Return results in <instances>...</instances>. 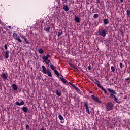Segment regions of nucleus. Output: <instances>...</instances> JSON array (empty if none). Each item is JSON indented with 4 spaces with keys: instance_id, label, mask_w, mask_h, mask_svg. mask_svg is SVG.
Wrapping results in <instances>:
<instances>
[{
    "instance_id": "obj_41",
    "label": "nucleus",
    "mask_w": 130,
    "mask_h": 130,
    "mask_svg": "<svg viewBox=\"0 0 130 130\" xmlns=\"http://www.w3.org/2000/svg\"><path fill=\"white\" fill-rule=\"evenodd\" d=\"M122 67H123V64H122V63H120V69H122Z\"/></svg>"
},
{
    "instance_id": "obj_35",
    "label": "nucleus",
    "mask_w": 130,
    "mask_h": 130,
    "mask_svg": "<svg viewBox=\"0 0 130 130\" xmlns=\"http://www.w3.org/2000/svg\"><path fill=\"white\" fill-rule=\"evenodd\" d=\"M87 69L89 71H91L92 70V68L91 67V65H89V66L87 67Z\"/></svg>"
},
{
    "instance_id": "obj_22",
    "label": "nucleus",
    "mask_w": 130,
    "mask_h": 130,
    "mask_svg": "<svg viewBox=\"0 0 130 130\" xmlns=\"http://www.w3.org/2000/svg\"><path fill=\"white\" fill-rule=\"evenodd\" d=\"M15 40L18 41V42L22 43V40L20 38V37L17 36V38H15Z\"/></svg>"
},
{
    "instance_id": "obj_48",
    "label": "nucleus",
    "mask_w": 130,
    "mask_h": 130,
    "mask_svg": "<svg viewBox=\"0 0 130 130\" xmlns=\"http://www.w3.org/2000/svg\"><path fill=\"white\" fill-rule=\"evenodd\" d=\"M40 130H45L44 128H41Z\"/></svg>"
},
{
    "instance_id": "obj_32",
    "label": "nucleus",
    "mask_w": 130,
    "mask_h": 130,
    "mask_svg": "<svg viewBox=\"0 0 130 130\" xmlns=\"http://www.w3.org/2000/svg\"><path fill=\"white\" fill-rule=\"evenodd\" d=\"M111 70L112 72H113V73H114V72H115V68H114L113 66H111Z\"/></svg>"
},
{
    "instance_id": "obj_51",
    "label": "nucleus",
    "mask_w": 130,
    "mask_h": 130,
    "mask_svg": "<svg viewBox=\"0 0 130 130\" xmlns=\"http://www.w3.org/2000/svg\"><path fill=\"white\" fill-rule=\"evenodd\" d=\"M58 86H60V85L58 84Z\"/></svg>"
},
{
    "instance_id": "obj_5",
    "label": "nucleus",
    "mask_w": 130,
    "mask_h": 130,
    "mask_svg": "<svg viewBox=\"0 0 130 130\" xmlns=\"http://www.w3.org/2000/svg\"><path fill=\"white\" fill-rule=\"evenodd\" d=\"M91 99L94 100V101H95L96 102H98V103H101V101L98 99L96 96H95V94H93L91 95Z\"/></svg>"
},
{
    "instance_id": "obj_46",
    "label": "nucleus",
    "mask_w": 130,
    "mask_h": 130,
    "mask_svg": "<svg viewBox=\"0 0 130 130\" xmlns=\"http://www.w3.org/2000/svg\"><path fill=\"white\" fill-rule=\"evenodd\" d=\"M120 2H121V3H123V0H120Z\"/></svg>"
},
{
    "instance_id": "obj_3",
    "label": "nucleus",
    "mask_w": 130,
    "mask_h": 130,
    "mask_svg": "<svg viewBox=\"0 0 130 130\" xmlns=\"http://www.w3.org/2000/svg\"><path fill=\"white\" fill-rule=\"evenodd\" d=\"M106 110L107 111H110L113 109V107H114V105L111 102H109L107 103L106 105Z\"/></svg>"
},
{
    "instance_id": "obj_40",
    "label": "nucleus",
    "mask_w": 130,
    "mask_h": 130,
    "mask_svg": "<svg viewBox=\"0 0 130 130\" xmlns=\"http://www.w3.org/2000/svg\"><path fill=\"white\" fill-rule=\"evenodd\" d=\"M20 36L22 38V39H25V38H26L25 36L23 35H20Z\"/></svg>"
},
{
    "instance_id": "obj_17",
    "label": "nucleus",
    "mask_w": 130,
    "mask_h": 130,
    "mask_svg": "<svg viewBox=\"0 0 130 130\" xmlns=\"http://www.w3.org/2000/svg\"><path fill=\"white\" fill-rule=\"evenodd\" d=\"M74 21H75L76 23H80V18L78 16H75Z\"/></svg>"
},
{
    "instance_id": "obj_21",
    "label": "nucleus",
    "mask_w": 130,
    "mask_h": 130,
    "mask_svg": "<svg viewBox=\"0 0 130 130\" xmlns=\"http://www.w3.org/2000/svg\"><path fill=\"white\" fill-rule=\"evenodd\" d=\"M109 23V21H108V19H104V25H107Z\"/></svg>"
},
{
    "instance_id": "obj_25",
    "label": "nucleus",
    "mask_w": 130,
    "mask_h": 130,
    "mask_svg": "<svg viewBox=\"0 0 130 130\" xmlns=\"http://www.w3.org/2000/svg\"><path fill=\"white\" fill-rule=\"evenodd\" d=\"M100 89H101L102 91H104L105 94H107V90H106V89H105L102 86L101 87H100Z\"/></svg>"
},
{
    "instance_id": "obj_15",
    "label": "nucleus",
    "mask_w": 130,
    "mask_h": 130,
    "mask_svg": "<svg viewBox=\"0 0 130 130\" xmlns=\"http://www.w3.org/2000/svg\"><path fill=\"white\" fill-rule=\"evenodd\" d=\"M9 53H10V51L9 50H6L5 51V58H6V59L9 58Z\"/></svg>"
},
{
    "instance_id": "obj_12",
    "label": "nucleus",
    "mask_w": 130,
    "mask_h": 130,
    "mask_svg": "<svg viewBox=\"0 0 130 130\" xmlns=\"http://www.w3.org/2000/svg\"><path fill=\"white\" fill-rule=\"evenodd\" d=\"M21 109L25 113H27V112H28V107H27L24 106L21 108Z\"/></svg>"
},
{
    "instance_id": "obj_10",
    "label": "nucleus",
    "mask_w": 130,
    "mask_h": 130,
    "mask_svg": "<svg viewBox=\"0 0 130 130\" xmlns=\"http://www.w3.org/2000/svg\"><path fill=\"white\" fill-rule=\"evenodd\" d=\"M60 76H61L62 77H60V79L61 81L63 83V84H67L68 82L67 81V80L66 79L63 78V76H62V75L60 74Z\"/></svg>"
},
{
    "instance_id": "obj_33",
    "label": "nucleus",
    "mask_w": 130,
    "mask_h": 130,
    "mask_svg": "<svg viewBox=\"0 0 130 130\" xmlns=\"http://www.w3.org/2000/svg\"><path fill=\"white\" fill-rule=\"evenodd\" d=\"M69 65L70 66V67H72V68H74V69H75L76 70H77V68L76 67H75V66L71 63H69Z\"/></svg>"
},
{
    "instance_id": "obj_18",
    "label": "nucleus",
    "mask_w": 130,
    "mask_h": 130,
    "mask_svg": "<svg viewBox=\"0 0 130 130\" xmlns=\"http://www.w3.org/2000/svg\"><path fill=\"white\" fill-rule=\"evenodd\" d=\"M12 88L14 91H17V90H18V86L17 85H16V84H13L12 85Z\"/></svg>"
},
{
    "instance_id": "obj_30",
    "label": "nucleus",
    "mask_w": 130,
    "mask_h": 130,
    "mask_svg": "<svg viewBox=\"0 0 130 130\" xmlns=\"http://www.w3.org/2000/svg\"><path fill=\"white\" fill-rule=\"evenodd\" d=\"M127 18H130V10H127Z\"/></svg>"
},
{
    "instance_id": "obj_44",
    "label": "nucleus",
    "mask_w": 130,
    "mask_h": 130,
    "mask_svg": "<svg viewBox=\"0 0 130 130\" xmlns=\"http://www.w3.org/2000/svg\"><path fill=\"white\" fill-rule=\"evenodd\" d=\"M36 56L37 58H38V57H39V56H38V54H37V53H36Z\"/></svg>"
},
{
    "instance_id": "obj_36",
    "label": "nucleus",
    "mask_w": 130,
    "mask_h": 130,
    "mask_svg": "<svg viewBox=\"0 0 130 130\" xmlns=\"http://www.w3.org/2000/svg\"><path fill=\"white\" fill-rule=\"evenodd\" d=\"M62 34H63V32H62H62H58V36L59 37V36H60V35H62Z\"/></svg>"
},
{
    "instance_id": "obj_37",
    "label": "nucleus",
    "mask_w": 130,
    "mask_h": 130,
    "mask_svg": "<svg viewBox=\"0 0 130 130\" xmlns=\"http://www.w3.org/2000/svg\"><path fill=\"white\" fill-rule=\"evenodd\" d=\"M4 48L7 50L8 49V46H7V44H5L4 45Z\"/></svg>"
},
{
    "instance_id": "obj_52",
    "label": "nucleus",
    "mask_w": 130,
    "mask_h": 130,
    "mask_svg": "<svg viewBox=\"0 0 130 130\" xmlns=\"http://www.w3.org/2000/svg\"><path fill=\"white\" fill-rule=\"evenodd\" d=\"M107 95H109V94H107Z\"/></svg>"
},
{
    "instance_id": "obj_16",
    "label": "nucleus",
    "mask_w": 130,
    "mask_h": 130,
    "mask_svg": "<svg viewBox=\"0 0 130 130\" xmlns=\"http://www.w3.org/2000/svg\"><path fill=\"white\" fill-rule=\"evenodd\" d=\"M1 77H2V78L4 80H7V78H8L7 74H6V73H3L1 75Z\"/></svg>"
},
{
    "instance_id": "obj_45",
    "label": "nucleus",
    "mask_w": 130,
    "mask_h": 130,
    "mask_svg": "<svg viewBox=\"0 0 130 130\" xmlns=\"http://www.w3.org/2000/svg\"><path fill=\"white\" fill-rule=\"evenodd\" d=\"M8 27L9 28V29H12V27L11 26H9Z\"/></svg>"
},
{
    "instance_id": "obj_9",
    "label": "nucleus",
    "mask_w": 130,
    "mask_h": 130,
    "mask_svg": "<svg viewBox=\"0 0 130 130\" xmlns=\"http://www.w3.org/2000/svg\"><path fill=\"white\" fill-rule=\"evenodd\" d=\"M49 57H50V55H49V54H48L46 56H43L42 59L44 61L45 60H48V58H49Z\"/></svg>"
},
{
    "instance_id": "obj_53",
    "label": "nucleus",
    "mask_w": 130,
    "mask_h": 130,
    "mask_svg": "<svg viewBox=\"0 0 130 130\" xmlns=\"http://www.w3.org/2000/svg\"><path fill=\"white\" fill-rule=\"evenodd\" d=\"M122 34V32H121Z\"/></svg>"
},
{
    "instance_id": "obj_19",
    "label": "nucleus",
    "mask_w": 130,
    "mask_h": 130,
    "mask_svg": "<svg viewBox=\"0 0 130 130\" xmlns=\"http://www.w3.org/2000/svg\"><path fill=\"white\" fill-rule=\"evenodd\" d=\"M55 93L56 95H57V96H59V97H60V96H61V92L59 91L58 89H56L55 90Z\"/></svg>"
},
{
    "instance_id": "obj_8",
    "label": "nucleus",
    "mask_w": 130,
    "mask_h": 130,
    "mask_svg": "<svg viewBox=\"0 0 130 130\" xmlns=\"http://www.w3.org/2000/svg\"><path fill=\"white\" fill-rule=\"evenodd\" d=\"M93 82H94V84H95L96 85H98V87L99 88H101L102 87L100 85V82L99 81L97 80V79H94Z\"/></svg>"
},
{
    "instance_id": "obj_49",
    "label": "nucleus",
    "mask_w": 130,
    "mask_h": 130,
    "mask_svg": "<svg viewBox=\"0 0 130 130\" xmlns=\"http://www.w3.org/2000/svg\"><path fill=\"white\" fill-rule=\"evenodd\" d=\"M54 85H57V83H54Z\"/></svg>"
},
{
    "instance_id": "obj_50",
    "label": "nucleus",
    "mask_w": 130,
    "mask_h": 130,
    "mask_svg": "<svg viewBox=\"0 0 130 130\" xmlns=\"http://www.w3.org/2000/svg\"><path fill=\"white\" fill-rule=\"evenodd\" d=\"M1 23H2V21H1V20H0V24H1Z\"/></svg>"
},
{
    "instance_id": "obj_47",
    "label": "nucleus",
    "mask_w": 130,
    "mask_h": 130,
    "mask_svg": "<svg viewBox=\"0 0 130 130\" xmlns=\"http://www.w3.org/2000/svg\"><path fill=\"white\" fill-rule=\"evenodd\" d=\"M89 93H93V91H89Z\"/></svg>"
},
{
    "instance_id": "obj_11",
    "label": "nucleus",
    "mask_w": 130,
    "mask_h": 130,
    "mask_svg": "<svg viewBox=\"0 0 130 130\" xmlns=\"http://www.w3.org/2000/svg\"><path fill=\"white\" fill-rule=\"evenodd\" d=\"M63 9L65 12H68V11H69V10H70L69 9V7H68V5H67L66 4L63 5Z\"/></svg>"
},
{
    "instance_id": "obj_13",
    "label": "nucleus",
    "mask_w": 130,
    "mask_h": 130,
    "mask_svg": "<svg viewBox=\"0 0 130 130\" xmlns=\"http://www.w3.org/2000/svg\"><path fill=\"white\" fill-rule=\"evenodd\" d=\"M58 118L60 119L61 121V123H62L63 122H64V119L63 118V117L61 116V115H59Z\"/></svg>"
},
{
    "instance_id": "obj_42",
    "label": "nucleus",
    "mask_w": 130,
    "mask_h": 130,
    "mask_svg": "<svg viewBox=\"0 0 130 130\" xmlns=\"http://www.w3.org/2000/svg\"><path fill=\"white\" fill-rule=\"evenodd\" d=\"M37 80H38V81H40V80H41V78L38 76H37Z\"/></svg>"
},
{
    "instance_id": "obj_39",
    "label": "nucleus",
    "mask_w": 130,
    "mask_h": 130,
    "mask_svg": "<svg viewBox=\"0 0 130 130\" xmlns=\"http://www.w3.org/2000/svg\"><path fill=\"white\" fill-rule=\"evenodd\" d=\"M102 30L101 29H99V31H98L99 35H101Z\"/></svg>"
},
{
    "instance_id": "obj_1",
    "label": "nucleus",
    "mask_w": 130,
    "mask_h": 130,
    "mask_svg": "<svg viewBox=\"0 0 130 130\" xmlns=\"http://www.w3.org/2000/svg\"><path fill=\"white\" fill-rule=\"evenodd\" d=\"M107 90L111 93L110 97L111 98H113L114 101L116 102L117 103L120 104L121 103V101H119V100L117 99V98L114 95H116V92H115V90L113 89H111L110 88H108Z\"/></svg>"
},
{
    "instance_id": "obj_26",
    "label": "nucleus",
    "mask_w": 130,
    "mask_h": 130,
    "mask_svg": "<svg viewBox=\"0 0 130 130\" xmlns=\"http://www.w3.org/2000/svg\"><path fill=\"white\" fill-rule=\"evenodd\" d=\"M38 52L40 53V54H42V53H44V51L42 49V48H40L38 50Z\"/></svg>"
},
{
    "instance_id": "obj_43",
    "label": "nucleus",
    "mask_w": 130,
    "mask_h": 130,
    "mask_svg": "<svg viewBox=\"0 0 130 130\" xmlns=\"http://www.w3.org/2000/svg\"><path fill=\"white\" fill-rule=\"evenodd\" d=\"M104 44H105L106 46H108V45L107 44V42L106 41V42L104 43Z\"/></svg>"
},
{
    "instance_id": "obj_2",
    "label": "nucleus",
    "mask_w": 130,
    "mask_h": 130,
    "mask_svg": "<svg viewBox=\"0 0 130 130\" xmlns=\"http://www.w3.org/2000/svg\"><path fill=\"white\" fill-rule=\"evenodd\" d=\"M42 73H43V74H47L48 77H52V73H51V71L49 70V69H46V68H45V66H44V65H43L42 66Z\"/></svg>"
},
{
    "instance_id": "obj_29",
    "label": "nucleus",
    "mask_w": 130,
    "mask_h": 130,
    "mask_svg": "<svg viewBox=\"0 0 130 130\" xmlns=\"http://www.w3.org/2000/svg\"><path fill=\"white\" fill-rule=\"evenodd\" d=\"M54 72L55 74V75H56V76H57V77H59V73L58 72V71H57V70H54Z\"/></svg>"
},
{
    "instance_id": "obj_27",
    "label": "nucleus",
    "mask_w": 130,
    "mask_h": 130,
    "mask_svg": "<svg viewBox=\"0 0 130 130\" xmlns=\"http://www.w3.org/2000/svg\"><path fill=\"white\" fill-rule=\"evenodd\" d=\"M44 62L46 63V64H48V66H49V63H50V60H46L44 61Z\"/></svg>"
},
{
    "instance_id": "obj_6",
    "label": "nucleus",
    "mask_w": 130,
    "mask_h": 130,
    "mask_svg": "<svg viewBox=\"0 0 130 130\" xmlns=\"http://www.w3.org/2000/svg\"><path fill=\"white\" fill-rule=\"evenodd\" d=\"M15 104H16V105H17L18 106H21L24 105V104H25V102H24V101H23V100H21V102H16L15 103Z\"/></svg>"
},
{
    "instance_id": "obj_54",
    "label": "nucleus",
    "mask_w": 130,
    "mask_h": 130,
    "mask_svg": "<svg viewBox=\"0 0 130 130\" xmlns=\"http://www.w3.org/2000/svg\"><path fill=\"white\" fill-rule=\"evenodd\" d=\"M128 130H130V129H129Z\"/></svg>"
},
{
    "instance_id": "obj_24",
    "label": "nucleus",
    "mask_w": 130,
    "mask_h": 130,
    "mask_svg": "<svg viewBox=\"0 0 130 130\" xmlns=\"http://www.w3.org/2000/svg\"><path fill=\"white\" fill-rule=\"evenodd\" d=\"M50 68L51 69V70H52L53 71H55V69H56V67H55V66L54 65H52V64H51L50 65Z\"/></svg>"
},
{
    "instance_id": "obj_38",
    "label": "nucleus",
    "mask_w": 130,
    "mask_h": 130,
    "mask_svg": "<svg viewBox=\"0 0 130 130\" xmlns=\"http://www.w3.org/2000/svg\"><path fill=\"white\" fill-rule=\"evenodd\" d=\"M26 129H28V130L30 129V126H29L28 125H27L26 126Z\"/></svg>"
},
{
    "instance_id": "obj_31",
    "label": "nucleus",
    "mask_w": 130,
    "mask_h": 130,
    "mask_svg": "<svg viewBox=\"0 0 130 130\" xmlns=\"http://www.w3.org/2000/svg\"><path fill=\"white\" fill-rule=\"evenodd\" d=\"M98 17H99V14H95L93 16V18L94 19H97V18H98Z\"/></svg>"
},
{
    "instance_id": "obj_28",
    "label": "nucleus",
    "mask_w": 130,
    "mask_h": 130,
    "mask_svg": "<svg viewBox=\"0 0 130 130\" xmlns=\"http://www.w3.org/2000/svg\"><path fill=\"white\" fill-rule=\"evenodd\" d=\"M24 41L25 42V44H30V42H29V41H28V39H27V38H25V39H24Z\"/></svg>"
},
{
    "instance_id": "obj_34",
    "label": "nucleus",
    "mask_w": 130,
    "mask_h": 130,
    "mask_svg": "<svg viewBox=\"0 0 130 130\" xmlns=\"http://www.w3.org/2000/svg\"><path fill=\"white\" fill-rule=\"evenodd\" d=\"M13 35L15 38H17L18 37V34L17 33H13Z\"/></svg>"
},
{
    "instance_id": "obj_20",
    "label": "nucleus",
    "mask_w": 130,
    "mask_h": 130,
    "mask_svg": "<svg viewBox=\"0 0 130 130\" xmlns=\"http://www.w3.org/2000/svg\"><path fill=\"white\" fill-rule=\"evenodd\" d=\"M49 30H50V27L48 26V27H44V30L46 31V32H47V33L49 32Z\"/></svg>"
},
{
    "instance_id": "obj_4",
    "label": "nucleus",
    "mask_w": 130,
    "mask_h": 130,
    "mask_svg": "<svg viewBox=\"0 0 130 130\" xmlns=\"http://www.w3.org/2000/svg\"><path fill=\"white\" fill-rule=\"evenodd\" d=\"M101 31H102L101 36L102 37H105L106 36V33H107V30H106L104 28H102L101 29Z\"/></svg>"
},
{
    "instance_id": "obj_7",
    "label": "nucleus",
    "mask_w": 130,
    "mask_h": 130,
    "mask_svg": "<svg viewBox=\"0 0 130 130\" xmlns=\"http://www.w3.org/2000/svg\"><path fill=\"white\" fill-rule=\"evenodd\" d=\"M84 106H85L87 113H88V114H90V111L89 110V107L88 106V103L84 102Z\"/></svg>"
},
{
    "instance_id": "obj_23",
    "label": "nucleus",
    "mask_w": 130,
    "mask_h": 130,
    "mask_svg": "<svg viewBox=\"0 0 130 130\" xmlns=\"http://www.w3.org/2000/svg\"><path fill=\"white\" fill-rule=\"evenodd\" d=\"M125 81H126L127 85H128V84H130V77L125 78Z\"/></svg>"
},
{
    "instance_id": "obj_14",
    "label": "nucleus",
    "mask_w": 130,
    "mask_h": 130,
    "mask_svg": "<svg viewBox=\"0 0 130 130\" xmlns=\"http://www.w3.org/2000/svg\"><path fill=\"white\" fill-rule=\"evenodd\" d=\"M70 85H71V86H72V87H73V88H75V89H76V90H77V91H80V89L77 87L76 86V85H75V84L72 83H69Z\"/></svg>"
}]
</instances>
